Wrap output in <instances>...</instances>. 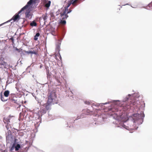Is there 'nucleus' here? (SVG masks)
<instances>
[{
    "mask_svg": "<svg viewBox=\"0 0 152 152\" xmlns=\"http://www.w3.org/2000/svg\"><path fill=\"white\" fill-rule=\"evenodd\" d=\"M48 103H52L56 98V95L55 92L53 91L49 94L48 96Z\"/></svg>",
    "mask_w": 152,
    "mask_h": 152,
    "instance_id": "nucleus-1",
    "label": "nucleus"
},
{
    "mask_svg": "<svg viewBox=\"0 0 152 152\" xmlns=\"http://www.w3.org/2000/svg\"><path fill=\"white\" fill-rule=\"evenodd\" d=\"M67 11V10L63 7L61 9L60 16L61 18V19L62 20L66 19L68 17Z\"/></svg>",
    "mask_w": 152,
    "mask_h": 152,
    "instance_id": "nucleus-2",
    "label": "nucleus"
},
{
    "mask_svg": "<svg viewBox=\"0 0 152 152\" xmlns=\"http://www.w3.org/2000/svg\"><path fill=\"white\" fill-rule=\"evenodd\" d=\"M29 6H28L27 8L24 9L20 13H21V12H22L23 11H24L25 10H26V12H25V15L26 18H31L32 14L31 13L30 11L29 10Z\"/></svg>",
    "mask_w": 152,
    "mask_h": 152,
    "instance_id": "nucleus-3",
    "label": "nucleus"
},
{
    "mask_svg": "<svg viewBox=\"0 0 152 152\" xmlns=\"http://www.w3.org/2000/svg\"><path fill=\"white\" fill-rule=\"evenodd\" d=\"M43 2L45 4V7H46L47 9H48L51 3V1H50L46 0V1L43 0Z\"/></svg>",
    "mask_w": 152,
    "mask_h": 152,
    "instance_id": "nucleus-4",
    "label": "nucleus"
},
{
    "mask_svg": "<svg viewBox=\"0 0 152 152\" xmlns=\"http://www.w3.org/2000/svg\"><path fill=\"white\" fill-rule=\"evenodd\" d=\"M19 15L18 14H16V15H15L11 19L7 21L4 23V24L7 22H10L12 20H14V21H15L18 19V18H19Z\"/></svg>",
    "mask_w": 152,
    "mask_h": 152,
    "instance_id": "nucleus-5",
    "label": "nucleus"
},
{
    "mask_svg": "<svg viewBox=\"0 0 152 152\" xmlns=\"http://www.w3.org/2000/svg\"><path fill=\"white\" fill-rule=\"evenodd\" d=\"M11 117L10 116H9L7 117H4L3 120L5 124H8L10 122V120Z\"/></svg>",
    "mask_w": 152,
    "mask_h": 152,
    "instance_id": "nucleus-6",
    "label": "nucleus"
},
{
    "mask_svg": "<svg viewBox=\"0 0 152 152\" xmlns=\"http://www.w3.org/2000/svg\"><path fill=\"white\" fill-rule=\"evenodd\" d=\"M130 102V106H131L132 105H135V106H137V104H138L137 103L139 102V101H136L135 99H134L131 101Z\"/></svg>",
    "mask_w": 152,
    "mask_h": 152,
    "instance_id": "nucleus-7",
    "label": "nucleus"
},
{
    "mask_svg": "<svg viewBox=\"0 0 152 152\" xmlns=\"http://www.w3.org/2000/svg\"><path fill=\"white\" fill-rule=\"evenodd\" d=\"M51 103H48V101L47 103L44 104V106L45 107V108L47 110H48L50 107V105Z\"/></svg>",
    "mask_w": 152,
    "mask_h": 152,
    "instance_id": "nucleus-8",
    "label": "nucleus"
},
{
    "mask_svg": "<svg viewBox=\"0 0 152 152\" xmlns=\"http://www.w3.org/2000/svg\"><path fill=\"white\" fill-rule=\"evenodd\" d=\"M25 52L26 53L28 54L31 53V54H34L35 55H37V52L35 51L34 50L33 51H25Z\"/></svg>",
    "mask_w": 152,
    "mask_h": 152,
    "instance_id": "nucleus-9",
    "label": "nucleus"
},
{
    "mask_svg": "<svg viewBox=\"0 0 152 152\" xmlns=\"http://www.w3.org/2000/svg\"><path fill=\"white\" fill-rule=\"evenodd\" d=\"M10 94V91L8 90L5 91L4 92V96L5 97H8Z\"/></svg>",
    "mask_w": 152,
    "mask_h": 152,
    "instance_id": "nucleus-10",
    "label": "nucleus"
},
{
    "mask_svg": "<svg viewBox=\"0 0 152 152\" xmlns=\"http://www.w3.org/2000/svg\"><path fill=\"white\" fill-rule=\"evenodd\" d=\"M0 96H1V100L2 101H3V102H5V101H6L7 100V99H6L4 97V96H3V95H2V92H1V95H0Z\"/></svg>",
    "mask_w": 152,
    "mask_h": 152,
    "instance_id": "nucleus-11",
    "label": "nucleus"
},
{
    "mask_svg": "<svg viewBox=\"0 0 152 152\" xmlns=\"http://www.w3.org/2000/svg\"><path fill=\"white\" fill-rule=\"evenodd\" d=\"M40 36V34L39 33H37L36 34V35L34 37V39L35 40H37L38 39V37Z\"/></svg>",
    "mask_w": 152,
    "mask_h": 152,
    "instance_id": "nucleus-12",
    "label": "nucleus"
},
{
    "mask_svg": "<svg viewBox=\"0 0 152 152\" xmlns=\"http://www.w3.org/2000/svg\"><path fill=\"white\" fill-rule=\"evenodd\" d=\"M78 1V0H70V1L74 6H75V4Z\"/></svg>",
    "mask_w": 152,
    "mask_h": 152,
    "instance_id": "nucleus-13",
    "label": "nucleus"
},
{
    "mask_svg": "<svg viewBox=\"0 0 152 152\" xmlns=\"http://www.w3.org/2000/svg\"><path fill=\"white\" fill-rule=\"evenodd\" d=\"M71 4V3L70 1L67 3V5L64 8L65 9H66V10H67V9L70 6Z\"/></svg>",
    "mask_w": 152,
    "mask_h": 152,
    "instance_id": "nucleus-14",
    "label": "nucleus"
},
{
    "mask_svg": "<svg viewBox=\"0 0 152 152\" xmlns=\"http://www.w3.org/2000/svg\"><path fill=\"white\" fill-rule=\"evenodd\" d=\"M30 25L31 26H36L37 25V24L35 21H33L30 23Z\"/></svg>",
    "mask_w": 152,
    "mask_h": 152,
    "instance_id": "nucleus-15",
    "label": "nucleus"
},
{
    "mask_svg": "<svg viewBox=\"0 0 152 152\" xmlns=\"http://www.w3.org/2000/svg\"><path fill=\"white\" fill-rule=\"evenodd\" d=\"M60 23L62 25H65L66 23V21L65 20L61 19L60 21Z\"/></svg>",
    "mask_w": 152,
    "mask_h": 152,
    "instance_id": "nucleus-16",
    "label": "nucleus"
},
{
    "mask_svg": "<svg viewBox=\"0 0 152 152\" xmlns=\"http://www.w3.org/2000/svg\"><path fill=\"white\" fill-rule=\"evenodd\" d=\"M40 112L42 114H44L46 113V111L44 110L41 109L40 110Z\"/></svg>",
    "mask_w": 152,
    "mask_h": 152,
    "instance_id": "nucleus-17",
    "label": "nucleus"
},
{
    "mask_svg": "<svg viewBox=\"0 0 152 152\" xmlns=\"http://www.w3.org/2000/svg\"><path fill=\"white\" fill-rule=\"evenodd\" d=\"M20 148V145L18 144L15 147V151H17L18 150L19 148Z\"/></svg>",
    "mask_w": 152,
    "mask_h": 152,
    "instance_id": "nucleus-18",
    "label": "nucleus"
},
{
    "mask_svg": "<svg viewBox=\"0 0 152 152\" xmlns=\"http://www.w3.org/2000/svg\"><path fill=\"white\" fill-rule=\"evenodd\" d=\"M84 103L86 104L87 105H90L91 104V102L89 101H86L84 102Z\"/></svg>",
    "mask_w": 152,
    "mask_h": 152,
    "instance_id": "nucleus-19",
    "label": "nucleus"
},
{
    "mask_svg": "<svg viewBox=\"0 0 152 152\" xmlns=\"http://www.w3.org/2000/svg\"><path fill=\"white\" fill-rule=\"evenodd\" d=\"M72 11V10L71 9V8H70L69 10L68 9V8L67 9V13L68 14L70 12H71Z\"/></svg>",
    "mask_w": 152,
    "mask_h": 152,
    "instance_id": "nucleus-20",
    "label": "nucleus"
},
{
    "mask_svg": "<svg viewBox=\"0 0 152 152\" xmlns=\"http://www.w3.org/2000/svg\"><path fill=\"white\" fill-rule=\"evenodd\" d=\"M61 12V9L58 11L56 12V15H57L59 14H60Z\"/></svg>",
    "mask_w": 152,
    "mask_h": 152,
    "instance_id": "nucleus-21",
    "label": "nucleus"
},
{
    "mask_svg": "<svg viewBox=\"0 0 152 152\" xmlns=\"http://www.w3.org/2000/svg\"><path fill=\"white\" fill-rule=\"evenodd\" d=\"M42 17H43V18L44 19V20H46V19H47V15H43Z\"/></svg>",
    "mask_w": 152,
    "mask_h": 152,
    "instance_id": "nucleus-22",
    "label": "nucleus"
},
{
    "mask_svg": "<svg viewBox=\"0 0 152 152\" xmlns=\"http://www.w3.org/2000/svg\"><path fill=\"white\" fill-rule=\"evenodd\" d=\"M148 6L149 7H152V1L148 5Z\"/></svg>",
    "mask_w": 152,
    "mask_h": 152,
    "instance_id": "nucleus-23",
    "label": "nucleus"
},
{
    "mask_svg": "<svg viewBox=\"0 0 152 152\" xmlns=\"http://www.w3.org/2000/svg\"><path fill=\"white\" fill-rule=\"evenodd\" d=\"M123 127L125 128L126 129H127V126H126L125 125L123 124L122 125Z\"/></svg>",
    "mask_w": 152,
    "mask_h": 152,
    "instance_id": "nucleus-24",
    "label": "nucleus"
},
{
    "mask_svg": "<svg viewBox=\"0 0 152 152\" xmlns=\"http://www.w3.org/2000/svg\"><path fill=\"white\" fill-rule=\"evenodd\" d=\"M15 50H16L18 51V52H20L21 51V50H20V49H18L17 48H16L15 49Z\"/></svg>",
    "mask_w": 152,
    "mask_h": 152,
    "instance_id": "nucleus-25",
    "label": "nucleus"
},
{
    "mask_svg": "<svg viewBox=\"0 0 152 152\" xmlns=\"http://www.w3.org/2000/svg\"><path fill=\"white\" fill-rule=\"evenodd\" d=\"M6 127L7 128V129L8 130L9 129V125L8 124H7L6 126Z\"/></svg>",
    "mask_w": 152,
    "mask_h": 152,
    "instance_id": "nucleus-26",
    "label": "nucleus"
},
{
    "mask_svg": "<svg viewBox=\"0 0 152 152\" xmlns=\"http://www.w3.org/2000/svg\"><path fill=\"white\" fill-rule=\"evenodd\" d=\"M10 39H11L12 40V42H13V41H14V39L13 38H11Z\"/></svg>",
    "mask_w": 152,
    "mask_h": 152,
    "instance_id": "nucleus-27",
    "label": "nucleus"
},
{
    "mask_svg": "<svg viewBox=\"0 0 152 152\" xmlns=\"http://www.w3.org/2000/svg\"><path fill=\"white\" fill-rule=\"evenodd\" d=\"M4 24V23H2V24H1L0 25V26H1L3 25V24Z\"/></svg>",
    "mask_w": 152,
    "mask_h": 152,
    "instance_id": "nucleus-28",
    "label": "nucleus"
},
{
    "mask_svg": "<svg viewBox=\"0 0 152 152\" xmlns=\"http://www.w3.org/2000/svg\"><path fill=\"white\" fill-rule=\"evenodd\" d=\"M58 50H59V48H60V47H59V46H58Z\"/></svg>",
    "mask_w": 152,
    "mask_h": 152,
    "instance_id": "nucleus-29",
    "label": "nucleus"
},
{
    "mask_svg": "<svg viewBox=\"0 0 152 152\" xmlns=\"http://www.w3.org/2000/svg\"><path fill=\"white\" fill-rule=\"evenodd\" d=\"M130 108V106H127V108Z\"/></svg>",
    "mask_w": 152,
    "mask_h": 152,
    "instance_id": "nucleus-30",
    "label": "nucleus"
},
{
    "mask_svg": "<svg viewBox=\"0 0 152 152\" xmlns=\"http://www.w3.org/2000/svg\"><path fill=\"white\" fill-rule=\"evenodd\" d=\"M57 81H58V82L60 83V82H59V80H57Z\"/></svg>",
    "mask_w": 152,
    "mask_h": 152,
    "instance_id": "nucleus-31",
    "label": "nucleus"
}]
</instances>
